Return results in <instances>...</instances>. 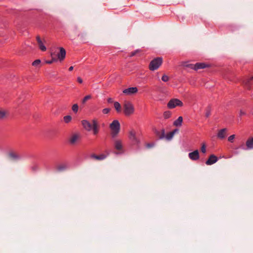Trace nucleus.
<instances>
[{
	"mask_svg": "<svg viewBox=\"0 0 253 253\" xmlns=\"http://www.w3.org/2000/svg\"><path fill=\"white\" fill-rule=\"evenodd\" d=\"M109 127L111 130V136L113 138H115L118 135L120 131L121 126L119 122L116 120H114L110 124Z\"/></svg>",
	"mask_w": 253,
	"mask_h": 253,
	"instance_id": "1",
	"label": "nucleus"
},
{
	"mask_svg": "<svg viewBox=\"0 0 253 253\" xmlns=\"http://www.w3.org/2000/svg\"><path fill=\"white\" fill-rule=\"evenodd\" d=\"M124 112L126 115L129 116L133 114L134 108L132 104L127 101H125L123 104Z\"/></svg>",
	"mask_w": 253,
	"mask_h": 253,
	"instance_id": "2",
	"label": "nucleus"
},
{
	"mask_svg": "<svg viewBox=\"0 0 253 253\" xmlns=\"http://www.w3.org/2000/svg\"><path fill=\"white\" fill-rule=\"evenodd\" d=\"M163 62L162 57H157L152 60L149 64V69L151 71H154L158 69L161 65Z\"/></svg>",
	"mask_w": 253,
	"mask_h": 253,
	"instance_id": "3",
	"label": "nucleus"
},
{
	"mask_svg": "<svg viewBox=\"0 0 253 253\" xmlns=\"http://www.w3.org/2000/svg\"><path fill=\"white\" fill-rule=\"evenodd\" d=\"M167 105L169 108L173 109L176 106H182L183 103L180 100L174 98L171 99Z\"/></svg>",
	"mask_w": 253,
	"mask_h": 253,
	"instance_id": "4",
	"label": "nucleus"
},
{
	"mask_svg": "<svg viewBox=\"0 0 253 253\" xmlns=\"http://www.w3.org/2000/svg\"><path fill=\"white\" fill-rule=\"evenodd\" d=\"M114 147L116 150L119 151L117 154L121 153L123 152V145L121 140L119 139H114Z\"/></svg>",
	"mask_w": 253,
	"mask_h": 253,
	"instance_id": "5",
	"label": "nucleus"
},
{
	"mask_svg": "<svg viewBox=\"0 0 253 253\" xmlns=\"http://www.w3.org/2000/svg\"><path fill=\"white\" fill-rule=\"evenodd\" d=\"M129 138L135 145H138L140 143V140L137 138L135 132L133 130L129 131Z\"/></svg>",
	"mask_w": 253,
	"mask_h": 253,
	"instance_id": "6",
	"label": "nucleus"
},
{
	"mask_svg": "<svg viewBox=\"0 0 253 253\" xmlns=\"http://www.w3.org/2000/svg\"><path fill=\"white\" fill-rule=\"evenodd\" d=\"M81 135L80 133H73L69 140V142L71 144H75L81 138Z\"/></svg>",
	"mask_w": 253,
	"mask_h": 253,
	"instance_id": "7",
	"label": "nucleus"
},
{
	"mask_svg": "<svg viewBox=\"0 0 253 253\" xmlns=\"http://www.w3.org/2000/svg\"><path fill=\"white\" fill-rule=\"evenodd\" d=\"M138 91L137 88L136 87H131L124 89L123 90V93L126 95H132L134 93H136Z\"/></svg>",
	"mask_w": 253,
	"mask_h": 253,
	"instance_id": "8",
	"label": "nucleus"
},
{
	"mask_svg": "<svg viewBox=\"0 0 253 253\" xmlns=\"http://www.w3.org/2000/svg\"><path fill=\"white\" fill-rule=\"evenodd\" d=\"M83 127L87 131H89L91 130L92 125L88 121L84 120L81 122Z\"/></svg>",
	"mask_w": 253,
	"mask_h": 253,
	"instance_id": "9",
	"label": "nucleus"
},
{
	"mask_svg": "<svg viewBox=\"0 0 253 253\" xmlns=\"http://www.w3.org/2000/svg\"><path fill=\"white\" fill-rule=\"evenodd\" d=\"M189 158L193 161H196L199 159V153L198 150L189 153L188 154Z\"/></svg>",
	"mask_w": 253,
	"mask_h": 253,
	"instance_id": "10",
	"label": "nucleus"
},
{
	"mask_svg": "<svg viewBox=\"0 0 253 253\" xmlns=\"http://www.w3.org/2000/svg\"><path fill=\"white\" fill-rule=\"evenodd\" d=\"M8 156L10 160L13 161H18L21 159V157L18 154L12 151L9 152Z\"/></svg>",
	"mask_w": 253,
	"mask_h": 253,
	"instance_id": "11",
	"label": "nucleus"
},
{
	"mask_svg": "<svg viewBox=\"0 0 253 253\" xmlns=\"http://www.w3.org/2000/svg\"><path fill=\"white\" fill-rule=\"evenodd\" d=\"M92 127L93 133L94 135H96L99 132V126L97 121L95 119L92 121Z\"/></svg>",
	"mask_w": 253,
	"mask_h": 253,
	"instance_id": "12",
	"label": "nucleus"
},
{
	"mask_svg": "<svg viewBox=\"0 0 253 253\" xmlns=\"http://www.w3.org/2000/svg\"><path fill=\"white\" fill-rule=\"evenodd\" d=\"M217 161V158L214 155H211L208 160L206 161V164L207 165H211L215 163Z\"/></svg>",
	"mask_w": 253,
	"mask_h": 253,
	"instance_id": "13",
	"label": "nucleus"
},
{
	"mask_svg": "<svg viewBox=\"0 0 253 253\" xmlns=\"http://www.w3.org/2000/svg\"><path fill=\"white\" fill-rule=\"evenodd\" d=\"M36 39L40 49L42 51H45L46 50V48L44 45L43 42L41 39L40 36H37Z\"/></svg>",
	"mask_w": 253,
	"mask_h": 253,
	"instance_id": "14",
	"label": "nucleus"
},
{
	"mask_svg": "<svg viewBox=\"0 0 253 253\" xmlns=\"http://www.w3.org/2000/svg\"><path fill=\"white\" fill-rule=\"evenodd\" d=\"M90 158L97 161H101L104 160L106 158V156L104 154H101L100 155H96L92 154L90 155Z\"/></svg>",
	"mask_w": 253,
	"mask_h": 253,
	"instance_id": "15",
	"label": "nucleus"
},
{
	"mask_svg": "<svg viewBox=\"0 0 253 253\" xmlns=\"http://www.w3.org/2000/svg\"><path fill=\"white\" fill-rule=\"evenodd\" d=\"M60 52L58 54V58L60 60H63L66 56V51L65 49L63 47H60Z\"/></svg>",
	"mask_w": 253,
	"mask_h": 253,
	"instance_id": "16",
	"label": "nucleus"
},
{
	"mask_svg": "<svg viewBox=\"0 0 253 253\" xmlns=\"http://www.w3.org/2000/svg\"><path fill=\"white\" fill-rule=\"evenodd\" d=\"M226 128H223L220 129L217 133V137L220 139L224 138L226 136Z\"/></svg>",
	"mask_w": 253,
	"mask_h": 253,
	"instance_id": "17",
	"label": "nucleus"
},
{
	"mask_svg": "<svg viewBox=\"0 0 253 253\" xmlns=\"http://www.w3.org/2000/svg\"><path fill=\"white\" fill-rule=\"evenodd\" d=\"M67 169V166L66 164H61L57 165L56 167V170L58 172H62L65 170Z\"/></svg>",
	"mask_w": 253,
	"mask_h": 253,
	"instance_id": "18",
	"label": "nucleus"
},
{
	"mask_svg": "<svg viewBox=\"0 0 253 253\" xmlns=\"http://www.w3.org/2000/svg\"><path fill=\"white\" fill-rule=\"evenodd\" d=\"M246 146L248 149H253V138H250L246 142Z\"/></svg>",
	"mask_w": 253,
	"mask_h": 253,
	"instance_id": "19",
	"label": "nucleus"
},
{
	"mask_svg": "<svg viewBox=\"0 0 253 253\" xmlns=\"http://www.w3.org/2000/svg\"><path fill=\"white\" fill-rule=\"evenodd\" d=\"M206 67V65L203 63H197L194 65V69L195 70H198L200 69H204Z\"/></svg>",
	"mask_w": 253,
	"mask_h": 253,
	"instance_id": "20",
	"label": "nucleus"
},
{
	"mask_svg": "<svg viewBox=\"0 0 253 253\" xmlns=\"http://www.w3.org/2000/svg\"><path fill=\"white\" fill-rule=\"evenodd\" d=\"M182 121H183V118L181 116H180L178 118V119L176 120H175L174 122L173 125L176 126H181Z\"/></svg>",
	"mask_w": 253,
	"mask_h": 253,
	"instance_id": "21",
	"label": "nucleus"
},
{
	"mask_svg": "<svg viewBox=\"0 0 253 253\" xmlns=\"http://www.w3.org/2000/svg\"><path fill=\"white\" fill-rule=\"evenodd\" d=\"M155 133L160 139H163L165 137V133L164 129H163L161 132L159 131L158 130H156Z\"/></svg>",
	"mask_w": 253,
	"mask_h": 253,
	"instance_id": "22",
	"label": "nucleus"
},
{
	"mask_svg": "<svg viewBox=\"0 0 253 253\" xmlns=\"http://www.w3.org/2000/svg\"><path fill=\"white\" fill-rule=\"evenodd\" d=\"M114 107L117 112H120L121 111V106L118 102H115L114 104Z\"/></svg>",
	"mask_w": 253,
	"mask_h": 253,
	"instance_id": "23",
	"label": "nucleus"
},
{
	"mask_svg": "<svg viewBox=\"0 0 253 253\" xmlns=\"http://www.w3.org/2000/svg\"><path fill=\"white\" fill-rule=\"evenodd\" d=\"M7 115V112L4 110H0V120L5 118Z\"/></svg>",
	"mask_w": 253,
	"mask_h": 253,
	"instance_id": "24",
	"label": "nucleus"
},
{
	"mask_svg": "<svg viewBox=\"0 0 253 253\" xmlns=\"http://www.w3.org/2000/svg\"><path fill=\"white\" fill-rule=\"evenodd\" d=\"M50 54H51V56L52 57V59L51 60L46 61V63L47 64H51L52 63H53V62L57 60V59L54 57V55H55L54 53H53L51 51Z\"/></svg>",
	"mask_w": 253,
	"mask_h": 253,
	"instance_id": "25",
	"label": "nucleus"
},
{
	"mask_svg": "<svg viewBox=\"0 0 253 253\" xmlns=\"http://www.w3.org/2000/svg\"><path fill=\"white\" fill-rule=\"evenodd\" d=\"M174 136V132H169L168 133L166 136V138L167 140H170L172 139V138Z\"/></svg>",
	"mask_w": 253,
	"mask_h": 253,
	"instance_id": "26",
	"label": "nucleus"
},
{
	"mask_svg": "<svg viewBox=\"0 0 253 253\" xmlns=\"http://www.w3.org/2000/svg\"><path fill=\"white\" fill-rule=\"evenodd\" d=\"M63 119L66 123H69L72 120V117L70 115H67L65 116Z\"/></svg>",
	"mask_w": 253,
	"mask_h": 253,
	"instance_id": "27",
	"label": "nucleus"
},
{
	"mask_svg": "<svg viewBox=\"0 0 253 253\" xmlns=\"http://www.w3.org/2000/svg\"><path fill=\"white\" fill-rule=\"evenodd\" d=\"M210 115H211V108L210 107H208L206 109L205 116L207 118H208Z\"/></svg>",
	"mask_w": 253,
	"mask_h": 253,
	"instance_id": "28",
	"label": "nucleus"
},
{
	"mask_svg": "<svg viewBox=\"0 0 253 253\" xmlns=\"http://www.w3.org/2000/svg\"><path fill=\"white\" fill-rule=\"evenodd\" d=\"M78 108H79V107H78V105L77 104H74L73 106H72V109L73 110V111L76 113L78 112Z\"/></svg>",
	"mask_w": 253,
	"mask_h": 253,
	"instance_id": "29",
	"label": "nucleus"
},
{
	"mask_svg": "<svg viewBox=\"0 0 253 253\" xmlns=\"http://www.w3.org/2000/svg\"><path fill=\"white\" fill-rule=\"evenodd\" d=\"M253 79H252L250 78V79H247L246 81H244V84H245V85L248 87V88H249L250 87V81L253 80Z\"/></svg>",
	"mask_w": 253,
	"mask_h": 253,
	"instance_id": "30",
	"label": "nucleus"
},
{
	"mask_svg": "<svg viewBox=\"0 0 253 253\" xmlns=\"http://www.w3.org/2000/svg\"><path fill=\"white\" fill-rule=\"evenodd\" d=\"M91 96L90 95H88L85 96L83 99L82 100V103L84 104L88 100L90 99L91 98Z\"/></svg>",
	"mask_w": 253,
	"mask_h": 253,
	"instance_id": "31",
	"label": "nucleus"
},
{
	"mask_svg": "<svg viewBox=\"0 0 253 253\" xmlns=\"http://www.w3.org/2000/svg\"><path fill=\"white\" fill-rule=\"evenodd\" d=\"M171 116V113L169 111L165 112L164 113V117L165 119L169 118Z\"/></svg>",
	"mask_w": 253,
	"mask_h": 253,
	"instance_id": "32",
	"label": "nucleus"
},
{
	"mask_svg": "<svg viewBox=\"0 0 253 253\" xmlns=\"http://www.w3.org/2000/svg\"><path fill=\"white\" fill-rule=\"evenodd\" d=\"M169 77L167 75H164L162 77V80L163 82H168L169 81Z\"/></svg>",
	"mask_w": 253,
	"mask_h": 253,
	"instance_id": "33",
	"label": "nucleus"
},
{
	"mask_svg": "<svg viewBox=\"0 0 253 253\" xmlns=\"http://www.w3.org/2000/svg\"><path fill=\"white\" fill-rule=\"evenodd\" d=\"M40 63H41V60L40 59H37L33 62L32 65L34 66H36L38 65L39 64H40Z\"/></svg>",
	"mask_w": 253,
	"mask_h": 253,
	"instance_id": "34",
	"label": "nucleus"
},
{
	"mask_svg": "<svg viewBox=\"0 0 253 253\" xmlns=\"http://www.w3.org/2000/svg\"><path fill=\"white\" fill-rule=\"evenodd\" d=\"M201 151L203 153H205L206 152V146L205 144H203L201 147Z\"/></svg>",
	"mask_w": 253,
	"mask_h": 253,
	"instance_id": "35",
	"label": "nucleus"
},
{
	"mask_svg": "<svg viewBox=\"0 0 253 253\" xmlns=\"http://www.w3.org/2000/svg\"><path fill=\"white\" fill-rule=\"evenodd\" d=\"M235 135L234 134L230 135L228 138V140L230 142H232L233 140L235 138Z\"/></svg>",
	"mask_w": 253,
	"mask_h": 253,
	"instance_id": "36",
	"label": "nucleus"
},
{
	"mask_svg": "<svg viewBox=\"0 0 253 253\" xmlns=\"http://www.w3.org/2000/svg\"><path fill=\"white\" fill-rule=\"evenodd\" d=\"M110 111V109L109 108H105L103 109L102 112L103 113L106 114H108Z\"/></svg>",
	"mask_w": 253,
	"mask_h": 253,
	"instance_id": "37",
	"label": "nucleus"
},
{
	"mask_svg": "<svg viewBox=\"0 0 253 253\" xmlns=\"http://www.w3.org/2000/svg\"><path fill=\"white\" fill-rule=\"evenodd\" d=\"M154 143H147L146 146L147 148H151L154 146Z\"/></svg>",
	"mask_w": 253,
	"mask_h": 253,
	"instance_id": "38",
	"label": "nucleus"
},
{
	"mask_svg": "<svg viewBox=\"0 0 253 253\" xmlns=\"http://www.w3.org/2000/svg\"><path fill=\"white\" fill-rule=\"evenodd\" d=\"M137 50H136L135 51H133V52H132L130 54V56H134L136 53L137 52Z\"/></svg>",
	"mask_w": 253,
	"mask_h": 253,
	"instance_id": "39",
	"label": "nucleus"
},
{
	"mask_svg": "<svg viewBox=\"0 0 253 253\" xmlns=\"http://www.w3.org/2000/svg\"><path fill=\"white\" fill-rule=\"evenodd\" d=\"M77 81L80 84H82L83 83V80L80 77H78L77 78Z\"/></svg>",
	"mask_w": 253,
	"mask_h": 253,
	"instance_id": "40",
	"label": "nucleus"
},
{
	"mask_svg": "<svg viewBox=\"0 0 253 253\" xmlns=\"http://www.w3.org/2000/svg\"><path fill=\"white\" fill-rule=\"evenodd\" d=\"M107 101L108 103H111L113 102V99L111 98H109L108 99H107Z\"/></svg>",
	"mask_w": 253,
	"mask_h": 253,
	"instance_id": "41",
	"label": "nucleus"
},
{
	"mask_svg": "<svg viewBox=\"0 0 253 253\" xmlns=\"http://www.w3.org/2000/svg\"><path fill=\"white\" fill-rule=\"evenodd\" d=\"M244 115H245V113L244 111H243L242 110H241L240 111V116H241Z\"/></svg>",
	"mask_w": 253,
	"mask_h": 253,
	"instance_id": "42",
	"label": "nucleus"
},
{
	"mask_svg": "<svg viewBox=\"0 0 253 253\" xmlns=\"http://www.w3.org/2000/svg\"><path fill=\"white\" fill-rule=\"evenodd\" d=\"M73 69H74V67H73V66H71V67L69 68V70L70 71H72V70H73Z\"/></svg>",
	"mask_w": 253,
	"mask_h": 253,
	"instance_id": "43",
	"label": "nucleus"
},
{
	"mask_svg": "<svg viewBox=\"0 0 253 253\" xmlns=\"http://www.w3.org/2000/svg\"><path fill=\"white\" fill-rule=\"evenodd\" d=\"M121 5V4L119 3V4H117V5H116V6H114V8H118V7L119 6H120Z\"/></svg>",
	"mask_w": 253,
	"mask_h": 253,
	"instance_id": "44",
	"label": "nucleus"
},
{
	"mask_svg": "<svg viewBox=\"0 0 253 253\" xmlns=\"http://www.w3.org/2000/svg\"><path fill=\"white\" fill-rule=\"evenodd\" d=\"M177 131V129H174L173 130V131H172L171 132H174V134H175V133Z\"/></svg>",
	"mask_w": 253,
	"mask_h": 253,
	"instance_id": "45",
	"label": "nucleus"
},
{
	"mask_svg": "<svg viewBox=\"0 0 253 253\" xmlns=\"http://www.w3.org/2000/svg\"><path fill=\"white\" fill-rule=\"evenodd\" d=\"M252 79H253V77H252Z\"/></svg>",
	"mask_w": 253,
	"mask_h": 253,
	"instance_id": "46",
	"label": "nucleus"
}]
</instances>
